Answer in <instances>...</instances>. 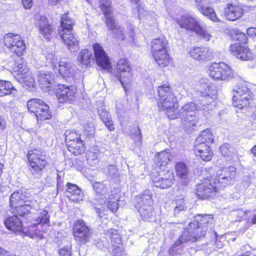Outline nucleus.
Masks as SVG:
<instances>
[{
    "label": "nucleus",
    "instance_id": "2eb2a0df",
    "mask_svg": "<svg viewBox=\"0 0 256 256\" xmlns=\"http://www.w3.org/2000/svg\"><path fill=\"white\" fill-rule=\"evenodd\" d=\"M73 234L75 240L80 244L89 242L92 236L90 228L82 220H78L74 222Z\"/></svg>",
    "mask_w": 256,
    "mask_h": 256
},
{
    "label": "nucleus",
    "instance_id": "e2e57ef3",
    "mask_svg": "<svg viewBox=\"0 0 256 256\" xmlns=\"http://www.w3.org/2000/svg\"><path fill=\"white\" fill-rule=\"evenodd\" d=\"M210 3V0H195V5L197 9L200 7H202L205 5H208Z\"/></svg>",
    "mask_w": 256,
    "mask_h": 256
},
{
    "label": "nucleus",
    "instance_id": "4c0bfd02",
    "mask_svg": "<svg viewBox=\"0 0 256 256\" xmlns=\"http://www.w3.org/2000/svg\"><path fill=\"white\" fill-rule=\"evenodd\" d=\"M68 150L74 155L81 154L84 150V144L82 140L70 142L66 144Z\"/></svg>",
    "mask_w": 256,
    "mask_h": 256
},
{
    "label": "nucleus",
    "instance_id": "a18cd8bd",
    "mask_svg": "<svg viewBox=\"0 0 256 256\" xmlns=\"http://www.w3.org/2000/svg\"><path fill=\"white\" fill-rule=\"evenodd\" d=\"M14 87L10 82L0 80V96L8 94Z\"/></svg>",
    "mask_w": 256,
    "mask_h": 256
},
{
    "label": "nucleus",
    "instance_id": "f3484780",
    "mask_svg": "<svg viewBox=\"0 0 256 256\" xmlns=\"http://www.w3.org/2000/svg\"><path fill=\"white\" fill-rule=\"evenodd\" d=\"M156 172L158 175L152 177L154 186L164 189L171 186L174 184V176L172 170H158Z\"/></svg>",
    "mask_w": 256,
    "mask_h": 256
},
{
    "label": "nucleus",
    "instance_id": "de8ad7c7",
    "mask_svg": "<svg viewBox=\"0 0 256 256\" xmlns=\"http://www.w3.org/2000/svg\"><path fill=\"white\" fill-rule=\"evenodd\" d=\"M98 153L96 152H90L88 153L86 156L88 164L90 166H94L98 162Z\"/></svg>",
    "mask_w": 256,
    "mask_h": 256
},
{
    "label": "nucleus",
    "instance_id": "a211bd4d",
    "mask_svg": "<svg viewBox=\"0 0 256 256\" xmlns=\"http://www.w3.org/2000/svg\"><path fill=\"white\" fill-rule=\"evenodd\" d=\"M93 188L96 192L95 198L91 200L93 205L104 204L110 198V196L108 192V188L103 182H94Z\"/></svg>",
    "mask_w": 256,
    "mask_h": 256
},
{
    "label": "nucleus",
    "instance_id": "774afa93",
    "mask_svg": "<svg viewBox=\"0 0 256 256\" xmlns=\"http://www.w3.org/2000/svg\"><path fill=\"white\" fill-rule=\"evenodd\" d=\"M6 128V122L2 118H0V131H2Z\"/></svg>",
    "mask_w": 256,
    "mask_h": 256
},
{
    "label": "nucleus",
    "instance_id": "b1692460",
    "mask_svg": "<svg viewBox=\"0 0 256 256\" xmlns=\"http://www.w3.org/2000/svg\"><path fill=\"white\" fill-rule=\"evenodd\" d=\"M230 50L233 55L241 60H247L252 58L251 52L243 44L234 43L230 46Z\"/></svg>",
    "mask_w": 256,
    "mask_h": 256
},
{
    "label": "nucleus",
    "instance_id": "9b49d317",
    "mask_svg": "<svg viewBox=\"0 0 256 256\" xmlns=\"http://www.w3.org/2000/svg\"><path fill=\"white\" fill-rule=\"evenodd\" d=\"M27 158L32 174L34 177L40 176L42 169L48 164L46 156L40 150L35 149L28 152Z\"/></svg>",
    "mask_w": 256,
    "mask_h": 256
},
{
    "label": "nucleus",
    "instance_id": "13d9d810",
    "mask_svg": "<svg viewBox=\"0 0 256 256\" xmlns=\"http://www.w3.org/2000/svg\"><path fill=\"white\" fill-rule=\"evenodd\" d=\"M10 206L12 213L14 214L16 210V194L14 192L10 198Z\"/></svg>",
    "mask_w": 256,
    "mask_h": 256
},
{
    "label": "nucleus",
    "instance_id": "49530a36",
    "mask_svg": "<svg viewBox=\"0 0 256 256\" xmlns=\"http://www.w3.org/2000/svg\"><path fill=\"white\" fill-rule=\"evenodd\" d=\"M4 225L10 231L15 232L16 229V215L9 216L4 220Z\"/></svg>",
    "mask_w": 256,
    "mask_h": 256
},
{
    "label": "nucleus",
    "instance_id": "69168bd1",
    "mask_svg": "<svg viewBox=\"0 0 256 256\" xmlns=\"http://www.w3.org/2000/svg\"><path fill=\"white\" fill-rule=\"evenodd\" d=\"M247 34L252 36L256 37V28H250L247 30Z\"/></svg>",
    "mask_w": 256,
    "mask_h": 256
},
{
    "label": "nucleus",
    "instance_id": "cd10ccee",
    "mask_svg": "<svg viewBox=\"0 0 256 256\" xmlns=\"http://www.w3.org/2000/svg\"><path fill=\"white\" fill-rule=\"evenodd\" d=\"M38 82L43 91L50 92L53 87V75L50 72L41 71L38 75Z\"/></svg>",
    "mask_w": 256,
    "mask_h": 256
},
{
    "label": "nucleus",
    "instance_id": "72a5a7b5",
    "mask_svg": "<svg viewBox=\"0 0 256 256\" xmlns=\"http://www.w3.org/2000/svg\"><path fill=\"white\" fill-rule=\"evenodd\" d=\"M98 112L101 120L108 129L110 131L114 130V126L109 112L102 108H98Z\"/></svg>",
    "mask_w": 256,
    "mask_h": 256
},
{
    "label": "nucleus",
    "instance_id": "c85d7f7f",
    "mask_svg": "<svg viewBox=\"0 0 256 256\" xmlns=\"http://www.w3.org/2000/svg\"><path fill=\"white\" fill-rule=\"evenodd\" d=\"M138 10L140 20L148 25L151 26L156 22V14L152 12H147L141 4H137Z\"/></svg>",
    "mask_w": 256,
    "mask_h": 256
},
{
    "label": "nucleus",
    "instance_id": "f03ea898",
    "mask_svg": "<svg viewBox=\"0 0 256 256\" xmlns=\"http://www.w3.org/2000/svg\"><path fill=\"white\" fill-rule=\"evenodd\" d=\"M236 169L234 166L224 168L216 172L210 178H206L196 186L198 198H213L220 188L232 184L235 180Z\"/></svg>",
    "mask_w": 256,
    "mask_h": 256
},
{
    "label": "nucleus",
    "instance_id": "c03bdc74",
    "mask_svg": "<svg viewBox=\"0 0 256 256\" xmlns=\"http://www.w3.org/2000/svg\"><path fill=\"white\" fill-rule=\"evenodd\" d=\"M15 37L16 35L9 33L6 34L4 38V42L5 45L14 52H16V49L15 48V46L16 44Z\"/></svg>",
    "mask_w": 256,
    "mask_h": 256
},
{
    "label": "nucleus",
    "instance_id": "603ef678",
    "mask_svg": "<svg viewBox=\"0 0 256 256\" xmlns=\"http://www.w3.org/2000/svg\"><path fill=\"white\" fill-rule=\"evenodd\" d=\"M94 132V124L92 122H88L86 125L84 126V134L87 137L93 136Z\"/></svg>",
    "mask_w": 256,
    "mask_h": 256
},
{
    "label": "nucleus",
    "instance_id": "1a4fd4ad",
    "mask_svg": "<svg viewBox=\"0 0 256 256\" xmlns=\"http://www.w3.org/2000/svg\"><path fill=\"white\" fill-rule=\"evenodd\" d=\"M106 18V26L112 30L114 36L120 40H124L126 38V35H128L129 41L133 40L134 36V28L132 24L130 23L127 24V30L128 32H124V28L118 25L115 22L114 16L112 12H107L104 14Z\"/></svg>",
    "mask_w": 256,
    "mask_h": 256
},
{
    "label": "nucleus",
    "instance_id": "0e129e2a",
    "mask_svg": "<svg viewBox=\"0 0 256 256\" xmlns=\"http://www.w3.org/2000/svg\"><path fill=\"white\" fill-rule=\"evenodd\" d=\"M22 4L26 9H30L32 6V0H22Z\"/></svg>",
    "mask_w": 256,
    "mask_h": 256
},
{
    "label": "nucleus",
    "instance_id": "4d7b16f0",
    "mask_svg": "<svg viewBox=\"0 0 256 256\" xmlns=\"http://www.w3.org/2000/svg\"><path fill=\"white\" fill-rule=\"evenodd\" d=\"M176 206L174 210V214H176L180 211L184 210L185 206L184 198H180L176 201Z\"/></svg>",
    "mask_w": 256,
    "mask_h": 256
},
{
    "label": "nucleus",
    "instance_id": "6ab92c4d",
    "mask_svg": "<svg viewBox=\"0 0 256 256\" xmlns=\"http://www.w3.org/2000/svg\"><path fill=\"white\" fill-rule=\"evenodd\" d=\"M189 54L192 58L204 62L211 60L213 58V52L208 47L201 46L192 48Z\"/></svg>",
    "mask_w": 256,
    "mask_h": 256
},
{
    "label": "nucleus",
    "instance_id": "9d476101",
    "mask_svg": "<svg viewBox=\"0 0 256 256\" xmlns=\"http://www.w3.org/2000/svg\"><path fill=\"white\" fill-rule=\"evenodd\" d=\"M208 68L209 76L214 80L228 81L234 76L232 70L224 62H212Z\"/></svg>",
    "mask_w": 256,
    "mask_h": 256
},
{
    "label": "nucleus",
    "instance_id": "c9c22d12",
    "mask_svg": "<svg viewBox=\"0 0 256 256\" xmlns=\"http://www.w3.org/2000/svg\"><path fill=\"white\" fill-rule=\"evenodd\" d=\"M78 60L82 65L90 66L92 60V52L87 48L82 50L78 55Z\"/></svg>",
    "mask_w": 256,
    "mask_h": 256
},
{
    "label": "nucleus",
    "instance_id": "c756f323",
    "mask_svg": "<svg viewBox=\"0 0 256 256\" xmlns=\"http://www.w3.org/2000/svg\"><path fill=\"white\" fill-rule=\"evenodd\" d=\"M167 45L168 41L163 36L154 39L152 42V56L155 54L168 52Z\"/></svg>",
    "mask_w": 256,
    "mask_h": 256
},
{
    "label": "nucleus",
    "instance_id": "f257e3e1",
    "mask_svg": "<svg viewBox=\"0 0 256 256\" xmlns=\"http://www.w3.org/2000/svg\"><path fill=\"white\" fill-rule=\"evenodd\" d=\"M200 88L196 92V103L185 104L180 109L181 122L186 129L196 126L198 123V116L196 111L203 110L204 114L209 113L216 106L217 91L212 88V86L208 80L200 81Z\"/></svg>",
    "mask_w": 256,
    "mask_h": 256
},
{
    "label": "nucleus",
    "instance_id": "423d86ee",
    "mask_svg": "<svg viewBox=\"0 0 256 256\" xmlns=\"http://www.w3.org/2000/svg\"><path fill=\"white\" fill-rule=\"evenodd\" d=\"M135 207L141 218L144 221L150 222L154 220L156 213L152 207L153 200L150 190H144L141 196H136Z\"/></svg>",
    "mask_w": 256,
    "mask_h": 256
},
{
    "label": "nucleus",
    "instance_id": "a19ab883",
    "mask_svg": "<svg viewBox=\"0 0 256 256\" xmlns=\"http://www.w3.org/2000/svg\"><path fill=\"white\" fill-rule=\"evenodd\" d=\"M198 10L213 22H216L220 21L214 10L212 7L208 6L207 5H205L202 7H200L199 9H198Z\"/></svg>",
    "mask_w": 256,
    "mask_h": 256
},
{
    "label": "nucleus",
    "instance_id": "7c9ffc66",
    "mask_svg": "<svg viewBox=\"0 0 256 256\" xmlns=\"http://www.w3.org/2000/svg\"><path fill=\"white\" fill-rule=\"evenodd\" d=\"M94 208L98 216L101 220L108 215L109 210L112 212H116L118 209V204L115 202H109L108 204L106 202L104 204L100 205L99 206H98V205L94 206Z\"/></svg>",
    "mask_w": 256,
    "mask_h": 256
},
{
    "label": "nucleus",
    "instance_id": "ea45409f",
    "mask_svg": "<svg viewBox=\"0 0 256 256\" xmlns=\"http://www.w3.org/2000/svg\"><path fill=\"white\" fill-rule=\"evenodd\" d=\"M36 116L38 120H50L52 118V115L50 111L49 106L44 104L42 108L36 112Z\"/></svg>",
    "mask_w": 256,
    "mask_h": 256
},
{
    "label": "nucleus",
    "instance_id": "09e8293b",
    "mask_svg": "<svg viewBox=\"0 0 256 256\" xmlns=\"http://www.w3.org/2000/svg\"><path fill=\"white\" fill-rule=\"evenodd\" d=\"M79 137L80 136H78L75 132L66 131L65 132L66 145L70 143V142H73V141L76 142L81 140Z\"/></svg>",
    "mask_w": 256,
    "mask_h": 256
},
{
    "label": "nucleus",
    "instance_id": "20e7f679",
    "mask_svg": "<svg viewBox=\"0 0 256 256\" xmlns=\"http://www.w3.org/2000/svg\"><path fill=\"white\" fill-rule=\"evenodd\" d=\"M46 64L57 68L62 76L71 84L76 82L80 78V74L78 70L72 62L65 60H59L54 50H52L46 54Z\"/></svg>",
    "mask_w": 256,
    "mask_h": 256
},
{
    "label": "nucleus",
    "instance_id": "6e6552de",
    "mask_svg": "<svg viewBox=\"0 0 256 256\" xmlns=\"http://www.w3.org/2000/svg\"><path fill=\"white\" fill-rule=\"evenodd\" d=\"M176 22L181 28L186 30L194 32L206 41L210 40L211 35L202 28L197 20L189 15H182L176 20Z\"/></svg>",
    "mask_w": 256,
    "mask_h": 256
},
{
    "label": "nucleus",
    "instance_id": "37998d69",
    "mask_svg": "<svg viewBox=\"0 0 256 256\" xmlns=\"http://www.w3.org/2000/svg\"><path fill=\"white\" fill-rule=\"evenodd\" d=\"M162 109L166 111L168 117L172 120L176 119L180 117V110L178 109V104L168 108H164Z\"/></svg>",
    "mask_w": 256,
    "mask_h": 256
},
{
    "label": "nucleus",
    "instance_id": "393cba45",
    "mask_svg": "<svg viewBox=\"0 0 256 256\" xmlns=\"http://www.w3.org/2000/svg\"><path fill=\"white\" fill-rule=\"evenodd\" d=\"M224 12L226 20L234 21L240 18L243 16L244 11L240 5L228 4L224 8Z\"/></svg>",
    "mask_w": 256,
    "mask_h": 256
},
{
    "label": "nucleus",
    "instance_id": "bb28decb",
    "mask_svg": "<svg viewBox=\"0 0 256 256\" xmlns=\"http://www.w3.org/2000/svg\"><path fill=\"white\" fill-rule=\"evenodd\" d=\"M66 187L65 194L70 200L75 202H78L82 200L83 194L80 188L77 185L68 182Z\"/></svg>",
    "mask_w": 256,
    "mask_h": 256
},
{
    "label": "nucleus",
    "instance_id": "58836bf2",
    "mask_svg": "<svg viewBox=\"0 0 256 256\" xmlns=\"http://www.w3.org/2000/svg\"><path fill=\"white\" fill-rule=\"evenodd\" d=\"M176 175L182 180H186L188 174V168L183 162H178L175 165Z\"/></svg>",
    "mask_w": 256,
    "mask_h": 256
},
{
    "label": "nucleus",
    "instance_id": "412c9836",
    "mask_svg": "<svg viewBox=\"0 0 256 256\" xmlns=\"http://www.w3.org/2000/svg\"><path fill=\"white\" fill-rule=\"evenodd\" d=\"M20 194L19 190H17V198L24 202L21 203L20 202L17 200V216L19 215L23 217L26 216L27 214H29L31 207L30 206V202L29 201L24 200V198L26 196H24L22 192L21 196H20ZM22 226H24L23 222L17 216V232L22 230L21 228Z\"/></svg>",
    "mask_w": 256,
    "mask_h": 256
},
{
    "label": "nucleus",
    "instance_id": "052dcab7",
    "mask_svg": "<svg viewBox=\"0 0 256 256\" xmlns=\"http://www.w3.org/2000/svg\"><path fill=\"white\" fill-rule=\"evenodd\" d=\"M72 246H66L60 249L59 251V254L60 256H71Z\"/></svg>",
    "mask_w": 256,
    "mask_h": 256
},
{
    "label": "nucleus",
    "instance_id": "7ed1b4c3",
    "mask_svg": "<svg viewBox=\"0 0 256 256\" xmlns=\"http://www.w3.org/2000/svg\"><path fill=\"white\" fill-rule=\"evenodd\" d=\"M196 218V220L190 223L188 228L184 230L179 239L170 249V255L176 254L178 252L176 250L180 245L190 242H196L206 236L207 224L212 223L213 218L210 215L198 214Z\"/></svg>",
    "mask_w": 256,
    "mask_h": 256
},
{
    "label": "nucleus",
    "instance_id": "f704fd0d",
    "mask_svg": "<svg viewBox=\"0 0 256 256\" xmlns=\"http://www.w3.org/2000/svg\"><path fill=\"white\" fill-rule=\"evenodd\" d=\"M214 142V136L210 130L206 129L200 133L196 140V144H204L210 145Z\"/></svg>",
    "mask_w": 256,
    "mask_h": 256
},
{
    "label": "nucleus",
    "instance_id": "6e6d98bb",
    "mask_svg": "<svg viewBox=\"0 0 256 256\" xmlns=\"http://www.w3.org/2000/svg\"><path fill=\"white\" fill-rule=\"evenodd\" d=\"M162 91L164 92L162 94H164V97H168V94H170L173 92L169 86L164 84L163 86H159L158 88V92L159 98L160 97Z\"/></svg>",
    "mask_w": 256,
    "mask_h": 256
},
{
    "label": "nucleus",
    "instance_id": "473e14b6",
    "mask_svg": "<svg viewBox=\"0 0 256 256\" xmlns=\"http://www.w3.org/2000/svg\"><path fill=\"white\" fill-rule=\"evenodd\" d=\"M164 92L162 91L160 97L159 98L158 106L162 108H168L174 106L177 102V98L172 92L168 94V97H164Z\"/></svg>",
    "mask_w": 256,
    "mask_h": 256
},
{
    "label": "nucleus",
    "instance_id": "e433bc0d",
    "mask_svg": "<svg viewBox=\"0 0 256 256\" xmlns=\"http://www.w3.org/2000/svg\"><path fill=\"white\" fill-rule=\"evenodd\" d=\"M153 57L158 66L161 68L168 66L171 61L168 52L155 54Z\"/></svg>",
    "mask_w": 256,
    "mask_h": 256
},
{
    "label": "nucleus",
    "instance_id": "f8f14e48",
    "mask_svg": "<svg viewBox=\"0 0 256 256\" xmlns=\"http://www.w3.org/2000/svg\"><path fill=\"white\" fill-rule=\"evenodd\" d=\"M17 81L22 87L29 90L34 86V80L31 72L22 58H20V62L17 60Z\"/></svg>",
    "mask_w": 256,
    "mask_h": 256
},
{
    "label": "nucleus",
    "instance_id": "a878e982",
    "mask_svg": "<svg viewBox=\"0 0 256 256\" xmlns=\"http://www.w3.org/2000/svg\"><path fill=\"white\" fill-rule=\"evenodd\" d=\"M194 150L196 156L200 157L204 161H209L213 156V152L210 145L204 144H196L194 146Z\"/></svg>",
    "mask_w": 256,
    "mask_h": 256
},
{
    "label": "nucleus",
    "instance_id": "0eeeda50",
    "mask_svg": "<svg viewBox=\"0 0 256 256\" xmlns=\"http://www.w3.org/2000/svg\"><path fill=\"white\" fill-rule=\"evenodd\" d=\"M112 76L116 80H118L126 92L131 84L132 80V72L128 61L126 58H120L116 64V68L112 69Z\"/></svg>",
    "mask_w": 256,
    "mask_h": 256
},
{
    "label": "nucleus",
    "instance_id": "79ce46f5",
    "mask_svg": "<svg viewBox=\"0 0 256 256\" xmlns=\"http://www.w3.org/2000/svg\"><path fill=\"white\" fill-rule=\"evenodd\" d=\"M44 104L42 100L32 98L28 102L27 108L30 112H34L36 114V112L40 110Z\"/></svg>",
    "mask_w": 256,
    "mask_h": 256
},
{
    "label": "nucleus",
    "instance_id": "4be33fe9",
    "mask_svg": "<svg viewBox=\"0 0 256 256\" xmlns=\"http://www.w3.org/2000/svg\"><path fill=\"white\" fill-rule=\"evenodd\" d=\"M96 64L104 69H108L110 66L109 58L103 47L98 43L92 46Z\"/></svg>",
    "mask_w": 256,
    "mask_h": 256
},
{
    "label": "nucleus",
    "instance_id": "5fc2aeb1",
    "mask_svg": "<svg viewBox=\"0 0 256 256\" xmlns=\"http://www.w3.org/2000/svg\"><path fill=\"white\" fill-rule=\"evenodd\" d=\"M108 176L112 179L116 178L119 176L118 168L115 166L110 165L107 168Z\"/></svg>",
    "mask_w": 256,
    "mask_h": 256
},
{
    "label": "nucleus",
    "instance_id": "bf43d9fd",
    "mask_svg": "<svg viewBox=\"0 0 256 256\" xmlns=\"http://www.w3.org/2000/svg\"><path fill=\"white\" fill-rule=\"evenodd\" d=\"M134 134L132 135V138L138 142L140 143L142 142V134L139 126L137 128L134 130Z\"/></svg>",
    "mask_w": 256,
    "mask_h": 256
},
{
    "label": "nucleus",
    "instance_id": "864d4df0",
    "mask_svg": "<svg viewBox=\"0 0 256 256\" xmlns=\"http://www.w3.org/2000/svg\"><path fill=\"white\" fill-rule=\"evenodd\" d=\"M99 3L104 14L112 11L110 0H99Z\"/></svg>",
    "mask_w": 256,
    "mask_h": 256
},
{
    "label": "nucleus",
    "instance_id": "2f4dec72",
    "mask_svg": "<svg viewBox=\"0 0 256 256\" xmlns=\"http://www.w3.org/2000/svg\"><path fill=\"white\" fill-rule=\"evenodd\" d=\"M172 154L168 150L159 152L156 160V170H166V166L170 160Z\"/></svg>",
    "mask_w": 256,
    "mask_h": 256
},
{
    "label": "nucleus",
    "instance_id": "39448f33",
    "mask_svg": "<svg viewBox=\"0 0 256 256\" xmlns=\"http://www.w3.org/2000/svg\"><path fill=\"white\" fill-rule=\"evenodd\" d=\"M74 24L73 19L70 18L68 14H64L61 18L60 26L58 28L61 39L72 52H76L80 48L78 38L72 31Z\"/></svg>",
    "mask_w": 256,
    "mask_h": 256
},
{
    "label": "nucleus",
    "instance_id": "5701e85b",
    "mask_svg": "<svg viewBox=\"0 0 256 256\" xmlns=\"http://www.w3.org/2000/svg\"><path fill=\"white\" fill-rule=\"evenodd\" d=\"M40 34L44 38L50 40L55 33L56 28L52 24L45 16H40L38 21Z\"/></svg>",
    "mask_w": 256,
    "mask_h": 256
},
{
    "label": "nucleus",
    "instance_id": "4468645a",
    "mask_svg": "<svg viewBox=\"0 0 256 256\" xmlns=\"http://www.w3.org/2000/svg\"><path fill=\"white\" fill-rule=\"evenodd\" d=\"M115 229L108 230L106 232L108 242H110L111 246L110 252L112 256H124L125 252L121 242V238Z\"/></svg>",
    "mask_w": 256,
    "mask_h": 256
},
{
    "label": "nucleus",
    "instance_id": "8fccbe9b",
    "mask_svg": "<svg viewBox=\"0 0 256 256\" xmlns=\"http://www.w3.org/2000/svg\"><path fill=\"white\" fill-rule=\"evenodd\" d=\"M220 150L223 156L230 157L234 152V149L230 144H224L220 146Z\"/></svg>",
    "mask_w": 256,
    "mask_h": 256
},
{
    "label": "nucleus",
    "instance_id": "338daca9",
    "mask_svg": "<svg viewBox=\"0 0 256 256\" xmlns=\"http://www.w3.org/2000/svg\"><path fill=\"white\" fill-rule=\"evenodd\" d=\"M254 106L252 107L254 108V110H252L251 117L254 120H256V101L254 102Z\"/></svg>",
    "mask_w": 256,
    "mask_h": 256
},
{
    "label": "nucleus",
    "instance_id": "ddd939ff",
    "mask_svg": "<svg viewBox=\"0 0 256 256\" xmlns=\"http://www.w3.org/2000/svg\"><path fill=\"white\" fill-rule=\"evenodd\" d=\"M250 90L245 85H239L233 92L232 106L242 109L248 106L252 102Z\"/></svg>",
    "mask_w": 256,
    "mask_h": 256
},
{
    "label": "nucleus",
    "instance_id": "680f3d73",
    "mask_svg": "<svg viewBox=\"0 0 256 256\" xmlns=\"http://www.w3.org/2000/svg\"><path fill=\"white\" fill-rule=\"evenodd\" d=\"M236 39L240 42V44H246L248 40V38L246 34L243 32H239L236 34Z\"/></svg>",
    "mask_w": 256,
    "mask_h": 256
},
{
    "label": "nucleus",
    "instance_id": "dca6fc26",
    "mask_svg": "<svg viewBox=\"0 0 256 256\" xmlns=\"http://www.w3.org/2000/svg\"><path fill=\"white\" fill-rule=\"evenodd\" d=\"M50 216L46 210H40L38 212V216L35 220L36 222L28 226V231H24V230H22L31 238H33L34 235H38L42 238L44 236L42 232L41 234L40 231L38 232L36 230L38 227L40 226H42V232H43L42 226L50 222Z\"/></svg>",
    "mask_w": 256,
    "mask_h": 256
},
{
    "label": "nucleus",
    "instance_id": "aec40b11",
    "mask_svg": "<svg viewBox=\"0 0 256 256\" xmlns=\"http://www.w3.org/2000/svg\"><path fill=\"white\" fill-rule=\"evenodd\" d=\"M76 89L72 86L60 84L56 90V95L60 102H70L75 97Z\"/></svg>",
    "mask_w": 256,
    "mask_h": 256
},
{
    "label": "nucleus",
    "instance_id": "3c124183",
    "mask_svg": "<svg viewBox=\"0 0 256 256\" xmlns=\"http://www.w3.org/2000/svg\"><path fill=\"white\" fill-rule=\"evenodd\" d=\"M20 36L17 34V56L20 57L26 52V46L24 40H18Z\"/></svg>",
    "mask_w": 256,
    "mask_h": 256
}]
</instances>
